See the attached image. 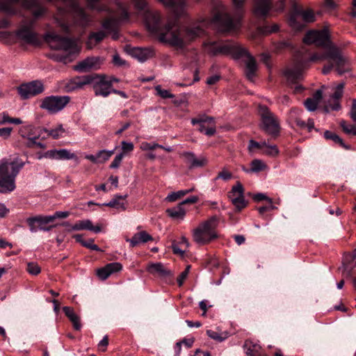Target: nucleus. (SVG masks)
<instances>
[{
  "mask_svg": "<svg viewBox=\"0 0 356 356\" xmlns=\"http://www.w3.org/2000/svg\"><path fill=\"white\" fill-rule=\"evenodd\" d=\"M145 17L148 30L156 34L161 42L179 49L184 48L195 39L202 35L207 25V22L204 19L189 26H179L175 19H169L163 24L158 12L148 11Z\"/></svg>",
  "mask_w": 356,
  "mask_h": 356,
  "instance_id": "nucleus-1",
  "label": "nucleus"
},
{
  "mask_svg": "<svg viewBox=\"0 0 356 356\" xmlns=\"http://www.w3.org/2000/svg\"><path fill=\"white\" fill-rule=\"evenodd\" d=\"M324 60H327L322 69L324 74H327L334 68L339 75H342L350 70L348 59L342 55L339 48L332 46L323 54H314L309 59L302 58L297 53L293 65L287 68L284 74L289 83H295L302 78V72L307 67L309 62Z\"/></svg>",
  "mask_w": 356,
  "mask_h": 356,
  "instance_id": "nucleus-2",
  "label": "nucleus"
},
{
  "mask_svg": "<svg viewBox=\"0 0 356 356\" xmlns=\"http://www.w3.org/2000/svg\"><path fill=\"white\" fill-rule=\"evenodd\" d=\"M203 46L211 56L222 54L231 55L234 59L243 58L246 66V76L250 81L253 79L257 69V63L254 58L245 47L232 42L219 43L216 41L205 42Z\"/></svg>",
  "mask_w": 356,
  "mask_h": 356,
  "instance_id": "nucleus-3",
  "label": "nucleus"
},
{
  "mask_svg": "<svg viewBox=\"0 0 356 356\" xmlns=\"http://www.w3.org/2000/svg\"><path fill=\"white\" fill-rule=\"evenodd\" d=\"M232 1L234 6L233 17L227 13L224 8L219 9L213 14L212 23L220 32L235 31L241 26L245 0Z\"/></svg>",
  "mask_w": 356,
  "mask_h": 356,
  "instance_id": "nucleus-4",
  "label": "nucleus"
},
{
  "mask_svg": "<svg viewBox=\"0 0 356 356\" xmlns=\"http://www.w3.org/2000/svg\"><path fill=\"white\" fill-rule=\"evenodd\" d=\"M44 40L49 44L51 49L64 50L68 51V55L56 54L54 58L58 62L66 63L69 61L70 55L77 54L79 49L74 40L67 37H63L54 32H48L44 36Z\"/></svg>",
  "mask_w": 356,
  "mask_h": 356,
  "instance_id": "nucleus-5",
  "label": "nucleus"
},
{
  "mask_svg": "<svg viewBox=\"0 0 356 356\" xmlns=\"http://www.w3.org/2000/svg\"><path fill=\"white\" fill-rule=\"evenodd\" d=\"M218 222L219 219L216 216L201 222L193 231L194 241L199 245H205L217 238L218 236L216 229Z\"/></svg>",
  "mask_w": 356,
  "mask_h": 356,
  "instance_id": "nucleus-6",
  "label": "nucleus"
},
{
  "mask_svg": "<svg viewBox=\"0 0 356 356\" xmlns=\"http://www.w3.org/2000/svg\"><path fill=\"white\" fill-rule=\"evenodd\" d=\"M258 113L260 118V129L272 139H276L280 136L281 129L278 118L265 105H259Z\"/></svg>",
  "mask_w": 356,
  "mask_h": 356,
  "instance_id": "nucleus-7",
  "label": "nucleus"
},
{
  "mask_svg": "<svg viewBox=\"0 0 356 356\" xmlns=\"http://www.w3.org/2000/svg\"><path fill=\"white\" fill-rule=\"evenodd\" d=\"M315 15L311 9H303L296 3H293L289 13L288 22L295 31L302 30L307 24L315 21Z\"/></svg>",
  "mask_w": 356,
  "mask_h": 356,
  "instance_id": "nucleus-8",
  "label": "nucleus"
},
{
  "mask_svg": "<svg viewBox=\"0 0 356 356\" xmlns=\"http://www.w3.org/2000/svg\"><path fill=\"white\" fill-rule=\"evenodd\" d=\"M69 96H49L41 100L40 108L49 113H56L63 110L70 102Z\"/></svg>",
  "mask_w": 356,
  "mask_h": 356,
  "instance_id": "nucleus-9",
  "label": "nucleus"
},
{
  "mask_svg": "<svg viewBox=\"0 0 356 356\" xmlns=\"http://www.w3.org/2000/svg\"><path fill=\"white\" fill-rule=\"evenodd\" d=\"M24 165V161L20 159L10 161L3 159L0 160V178H15Z\"/></svg>",
  "mask_w": 356,
  "mask_h": 356,
  "instance_id": "nucleus-10",
  "label": "nucleus"
},
{
  "mask_svg": "<svg viewBox=\"0 0 356 356\" xmlns=\"http://www.w3.org/2000/svg\"><path fill=\"white\" fill-rule=\"evenodd\" d=\"M35 21L31 20L22 24L16 31L17 36L24 42L31 44H39L40 41L36 33L32 31Z\"/></svg>",
  "mask_w": 356,
  "mask_h": 356,
  "instance_id": "nucleus-11",
  "label": "nucleus"
},
{
  "mask_svg": "<svg viewBox=\"0 0 356 356\" xmlns=\"http://www.w3.org/2000/svg\"><path fill=\"white\" fill-rule=\"evenodd\" d=\"M329 40L327 30H312L308 31L303 38L306 44H314L318 47H325Z\"/></svg>",
  "mask_w": 356,
  "mask_h": 356,
  "instance_id": "nucleus-12",
  "label": "nucleus"
},
{
  "mask_svg": "<svg viewBox=\"0 0 356 356\" xmlns=\"http://www.w3.org/2000/svg\"><path fill=\"white\" fill-rule=\"evenodd\" d=\"M44 86L40 81H33L23 83L18 88V92L22 99H29L44 91Z\"/></svg>",
  "mask_w": 356,
  "mask_h": 356,
  "instance_id": "nucleus-13",
  "label": "nucleus"
},
{
  "mask_svg": "<svg viewBox=\"0 0 356 356\" xmlns=\"http://www.w3.org/2000/svg\"><path fill=\"white\" fill-rule=\"evenodd\" d=\"M97 81L93 86L95 95L106 97L111 93L112 81L108 79L105 76H97L93 77Z\"/></svg>",
  "mask_w": 356,
  "mask_h": 356,
  "instance_id": "nucleus-14",
  "label": "nucleus"
},
{
  "mask_svg": "<svg viewBox=\"0 0 356 356\" xmlns=\"http://www.w3.org/2000/svg\"><path fill=\"white\" fill-rule=\"evenodd\" d=\"M147 270L151 274L157 275L166 282H170L174 276V273L160 262L149 264Z\"/></svg>",
  "mask_w": 356,
  "mask_h": 356,
  "instance_id": "nucleus-15",
  "label": "nucleus"
},
{
  "mask_svg": "<svg viewBox=\"0 0 356 356\" xmlns=\"http://www.w3.org/2000/svg\"><path fill=\"white\" fill-rule=\"evenodd\" d=\"M101 65L99 57H88L82 61L78 63L74 67V70L80 72H86L92 70H97Z\"/></svg>",
  "mask_w": 356,
  "mask_h": 356,
  "instance_id": "nucleus-16",
  "label": "nucleus"
},
{
  "mask_svg": "<svg viewBox=\"0 0 356 356\" xmlns=\"http://www.w3.org/2000/svg\"><path fill=\"white\" fill-rule=\"evenodd\" d=\"M93 80V76L89 75L76 76L65 84V88L67 92H72L92 83Z\"/></svg>",
  "mask_w": 356,
  "mask_h": 356,
  "instance_id": "nucleus-17",
  "label": "nucleus"
},
{
  "mask_svg": "<svg viewBox=\"0 0 356 356\" xmlns=\"http://www.w3.org/2000/svg\"><path fill=\"white\" fill-rule=\"evenodd\" d=\"M272 8L271 0H254L253 12L256 17L265 19Z\"/></svg>",
  "mask_w": 356,
  "mask_h": 356,
  "instance_id": "nucleus-18",
  "label": "nucleus"
},
{
  "mask_svg": "<svg viewBox=\"0 0 356 356\" xmlns=\"http://www.w3.org/2000/svg\"><path fill=\"white\" fill-rule=\"evenodd\" d=\"M46 158L57 160H70L76 157L74 153L65 149H51L44 154Z\"/></svg>",
  "mask_w": 356,
  "mask_h": 356,
  "instance_id": "nucleus-19",
  "label": "nucleus"
},
{
  "mask_svg": "<svg viewBox=\"0 0 356 356\" xmlns=\"http://www.w3.org/2000/svg\"><path fill=\"white\" fill-rule=\"evenodd\" d=\"M122 266L118 262L110 263L106 265L104 268H99L97 271V275L99 279L105 280L112 273L121 270Z\"/></svg>",
  "mask_w": 356,
  "mask_h": 356,
  "instance_id": "nucleus-20",
  "label": "nucleus"
},
{
  "mask_svg": "<svg viewBox=\"0 0 356 356\" xmlns=\"http://www.w3.org/2000/svg\"><path fill=\"white\" fill-rule=\"evenodd\" d=\"M79 230H90L96 234L101 232V227L99 225L94 226L90 220H83L77 221L67 232L79 231Z\"/></svg>",
  "mask_w": 356,
  "mask_h": 356,
  "instance_id": "nucleus-21",
  "label": "nucleus"
},
{
  "mask_svg": "<svg viewBox=\"0 0 356 356\" xmlns=\"http://www.w3.org/2000/svg\"><path fill=\"white\" fill-rule=\"evenodd\" d=\"M186 163L192 168H199L205 165L207 163V159L204 156H196L192 152H186L183 154Z\"/></svg>",
  "mask_w": 356,
  "mask_h": 356,
  "instance_id": "nucleus-22",
  "label": "nucleus"
},
{
  "mask_svg": "<svg viewBox=\"0 0 356 356\" xmlns=\"http://www.w3.org/2000/svg\"><path fill=\"white\" fill-rule=\"evenodd\" d=\"M152 240V236L145 231L137 232L131 238L126 239V241L129 243L131 248L136 247L141 243H145Z\"/></svg>",
  "mask_w": 356,
  "mask_h": 356,
  "instance_id": "nucleus-23",
  "label": "nucleus"
},
{
  "mask_svg": "<svg viewBox=\"0 0 356 356\" xmlns=\"http://www.w3.org/2000/svg\"><path fill=\"white\" fill-rule=\"evenodd\" d=\"M130 54L140 62H144L153 56V51L150 49L136 47L131 49Z\"/></svg>",
  "mask_w": 356,
  "mask_h": 356,
  "instance_id": "nucleus-24",
  "label": "nucleus"
},
{
  "mask_svg": "<svg viewBox=\"0 0 356 356\" xmlns=\"http://www.w3.org/2000/svg\"><path fill=\"white\" fill-rule=\"evenodd\" d=\"M63 311L66 316L72 323L74 329L79 330L81 328L79 317L74 313L73 309L70 307H63Z\"/></svg>",
  "mask_w": 356,
  "mask_h": 356,
  "instance_id": "nucleus-25",
  "label": "nucleus"
},
{
  "mask_svg": "<svg viewBox=\"0 0 356 356\" xmlns=\"http://www.w3.org/2000/svg\"><path fill=\"white\" fill-rule=\"evenodd\" d=\"M101 25L108 34V32L119 29V19L115 17H108L102 22Z\"/></svg>",
  "mask_w": 356,
  "mask_h": 356,
  "instance_id": "nucleus-26",
  "label": "nucleus"
},
{
  "mask_svg": "<svg viewBox=\"0 0 356 356\" xmlns=\"http://www.w3.org/2000/svg\"><path fill=\"white\" fill-rule=\"evenodd\" d=\"M183 206L179 203L177 206L166 210L167 214L173 219H183L186 214Z\"/></svg>",
  "mask_w": 356,
  "mask_h": 356,
  "instance_id": "nucleus-27",
  "label": "nucleus"
},
{
  "mask_svg": "<svg viewBox=\"0 0 356 356\" xmlns=\"http://www.w3.org/2000/svg\"><path fill=\"white\" fill-rule=\"evenodd\" d=\"M42 129L45 130L42 131V135H44L46 138L49 136L52 137L54 139L59 138L63 136L65 131L62 124L58 125L55 129H47L46 128H43Z\"/></svg>",
  "mask_w": 356,
  "mask_h": 356,
  "instance_id": "nucleus-28",
  "label": "nucleus"
},
{
  "mask_svg": "<svg viewBox=\"0 0 356 356\" xmlns=\"http://www.w3.org/2000/svg\"><path fill=\"white\" fill-rule=\"evenodd\" d=\"M39 129L42 128H36L32 124H28L21 127L19 132L22 138H31L32 136L38 135V131Z\"/></svg>",
  "mask_w": 356,
  "mask_h": 356,
  "instance_id": "nucleus-29",
  "label": "nucleus"
},
{
  "mask_svg": "<svg viewBox=\"0 0 356 356\" xmlns=\"http://www.w3.org/2000/svg\"><path fill=\"white\" fill-rule=\"evenodd\" d=\"M244 347L246 348V354L248 356H260L261 346L252 341H246Z\"/></svg>",
  "mask_w": 356,
  "mask_h": 356,
  "instance_id": "nucleus-30",
  "label": "nucleus"
},
{
  "mask_svg": "<svg viewBox=\"0 0 356 356\" xmlns=\"http://www.w3.org/2000/svg\"><path fill=\"white\" fill-rule=\"evenodd\" d=\"M15 188V179H0V193H10L13 191Z\"/></svg>",
  "mask_w": 356,
  "mask_h": 356,
  "instance_id": "nucleus-31",
  "label": "nucleus"
},
{
  "mask_svg": "<svg viewBox=\"0 0 356 356\" xmlns=\"http://www.w3.org/2000/svg\"><path fill=\"white\" fill-rule=\"evenodd\" d=\"M107 35L108 33L102 30L97 32H91L88 35V43L94 42L95 44H98L101 42Z\"/></svg>",
  "mask_w": 356,
  "mask_h": 356,
  "instance_id": "nucleus-32",
  "label": "nucleus"
},
{
  "mask_svg": "<svg viewBox=\"0 0 356 356\" xmlns=\"http://www.w3.org/2000/svg\"><path fill=\"white\" fill-rule=\"evenodd\" d=\"M342 266H351V268L356 267V250L353 253H347L343 256Z\"/></svg>",
  "mask_w": 356,
  "mask_h": 356,
  "instance_id": "nucleus-33",
  "label": "nucleus"
},
{
  "mask_svg": "<svg viewBox=\"0 0 356 356\" xmlns=\"http://www.w3.org/2000/svg\"><path fill=\"white\" fill-rule=\"evenodd\" d=\"M324 137L327 140H331L335 143L339 144L341 147H344L346 149H349V146L346 145L343 143V140L334 132L325 131L324 133Z\"/></svg>",
  "mask_w": 356,
  "mask_h": 356,
  "instance_id": "nucleus-34",
  "label": "nucleus"
},
{
  "mask_svg": "<svg viewBox=\"0 0 356 356\" xmlns=\"http://www.w3.org/2000/svg\"><path fill=\"white\" fill-rule=\"evenodd\" d=\"M229 198L231 199L232 204L236 207V209L238 211H241L247 206V202L245 201L243 195L231 196Z\"/></svg>",
  "mask_w": 356,
  "mask_h": 356,
  "instance_id": "nucleus-35",
  "label": "nucleus"
},
{
  "mask_svg": "<svg viewBox=\"0 0 356 356\" xmlns=\"http://www.w3.org/2000/svg\"><path fill=\"white\" fill-rule=\"evenodd\" d=\"M122 198L123 197L121 195L115 196L110 202H108L107 203H104L102 205L106 206V207H109L111 208H116V209L121 208L122 210H125L124 204L122 202H121Z\"/></svg>",
  "mask_w": 356,
  "mask_h": 356,
  "instance_id": "nucleus-36",
  "label": "nucleus"
},
{
  "mask_svg": "<svg viewBox=\"0 0 356 356\" xmlns=\"http://www.w3.org/2000/svg\"><path fill=\"white\" fill-rule=\"evenodd\" d=\"M261 153L263 154L270 156H276L279 154V149L277 145H268L266 142V145H264Z\"/></svg>",
  "mask_w": 356,
  "mask_h": 356,
  "instance_id": "nucleus-37",
  "label": "nucleus"
},
{
  "mask_svg": "<svg viewBox=\"0 0 356 356\" xmlns=\"http://www.w3.org/2000/svg\"><path fill=\"white\" fill-rule=\"evenodd\" d=\"M42 131H45L44 129H38V135L32 136L31 138H26L27 141L26 143V146L27 147H33L35 146L36 140L38 139L44 140L46 139V136L42 135Z\"/></svg>",
  "mask_w": 356,
  "mask_h": 356,
  "instance_id": "nucleus-38",
  "label": "nucleus"
},
{
  "mask_svg": "<svg viewBox=\"0 0 356 356\" xmlns=\"http://www.w3.org/2000/svg\"><path fill=\"white\" fill-rule=\"evenodd\" d=\"M191 191H192V189L181 190V191H177V192H172L171 193L168 195L165 200L168 202L176 201Z\"/></svg>",
  "mask_w": 356,
  "mask_h": 356,
  "instance_id": "nucleus-39",
  "label": "nucleus"
},
{
  "mask_svg": "<svg viewBox=\"0 0 356 356\" xmlns=\"http://www.w3.org/2000/svg\"><path fill=\"white\" fill-rule=\"evenodd\" d=\"M267 168L266 163L261 160L254 159L250 163V171L259 172Z\"/></svg>",
  "mask_w": 356,
  "mask_h": 356,
  "instance_id": "nucleus-40",
  "label": "nucleus"
},
{
  "mask_svg": "<svg viewBox=\"0 0 356 356\" xmlns=\"http://www.w3.org/2000/svg\"><path fill=\"white\" fill-rule=\"evenodd\" d=\"M114 154V150L103 149L97 152L98 163H102L108 160Z\"/></svg>",
  "mask_w": 356,
  "mask_h": 356,
  "instance_id": "nucleus-41",
  "label": "nucleus"
},
{
  "mask_svg": "<svg viewBox=\"0 0 356 356\" xmlns=\"http://www.w3.org/2000/svg\"><path fill=\"white\" fill-rule=\"evenodd\" d=\"M191 123L193 125H195L197 124H213L214 123V118L212 117L207 116V115H200L197 118H193L191 120Z\"/></svg>",
  "mask_w": 356,
  "mask_h": 356,
  "instance_id": "nucleus-42",
  "label": "nucleus"
},
{
  "mask_svg": "<svg viewBox=\"0 0 356 356\" xmlns=\"http://www.w3.org/2000/svg\"><path fill=\"white\" fill-rule=\"evenodd\" d=\"M248 195L250 196L252 198V200L257 202H259L264 200L266 201L267 202H271V198H270L265 193H248Z\"/></svg>",
  "mask_w": 356,
  "mask_h": 356,
  "instance_id": "nucleus-43",
  "label": "nucleus"
},
{
  "mask_svg": "<svg viewBox=\"0 0 356 356\" xmlns=\"http://www.w3.org/2000/svg\"><path fill=\"white\" fill-rule=\"evenodd\" d=\"M340 126L346 134L356 136V127L354 125H348L345 120H341Z\"/></svg>",
  "mask_w": 356,
  "mask_h": 356,
  "instance_id": "nucleus-44",
  "label": "nucleus"
},
{
  "mask_svg": "<svg viewBox=\"0 0 356 356\" xmlns=\"http://www.w3.org/2000/svg\"><path fill=\"white\" fill-rule=\"evenodd\" d=\"M207 334L210 338L219 342L223 341L227 337L226 334L225 335H222L221 334L211 330H208L207 331Z\"/></svg>",
  "mask_w": 356,
  "mask_h": 356,
  "instance_id": "nucleus-45",
  "label": "nucleus"
},
{
  "mask_svg": "<svg viewBox=\"0 0 356 356\" xmlns=\"http://www.w3.org/2000/svg\"><path fill=\"white\" fill-rule=\"evenodd\" d=\"M165 6L170 7H182L186 3V0H159Z\"/></svg>",
  "mask_w": 356,
  "mask_h": 356,
  "instance_id": "nucleus-46",
  "label": "nucleus"
},
{
  "mask_svg": "<svg viewBox=\"0 0 356 356\" xmlns=\"http://www.w3.org/2000/svg\"><path fill=\"white\" fill-rule=\"evenodd\" d=\"M39 225H43L51 222L54 220L53 215L51 216H35Z\"/></svg>",
  "mask_w": 356,
  "mask_h": 356,
  "instance_id": "nucleus-47",
  "label": "nucleus"
},
{
  "mask_svg": "<svg viewBox=\"0 0 356 356\" xmlns=\"http://www.w3.org/2000/svg\"><path fill=\"white\" fill-rule=\"evenodd\" d=\"M239 195H243V187L241 183L238 182L233 186L232 190L230 192L229 197Z\"/></svg>",
  "mask_w": 356,
  "mask_h": 356,
  "instance_id": "nucleus-48",
  "label": "nucleus"
},
{
  "mask_svg": "<svg viewBox=\"0 0 356 356\" xmlns=\"http://www.w3.org/2000/svg\"><path fill=\"white\" fill-rule=\"evenodd\" d=\"M344 88V83H340L335 88L334 93L332 95V98L335 100H339L343 95V90Z\"/></svg>",
  "mask_w": 356,
  "mask_h": 356,
  "instance_id": "nucleus-49",
  "label": "nucleus"
},
{
  "mask_svg": "<svg viewBox=\"0 0 356 356\" xmlns=\"http://www.w3.org/2000/svg\"><path fill=\"white\" fill-rule=\"evenodd\" d=\"M155 90L157 95L163 99L172 98L174 95L171 94L168 90L162 89L161 86H156Z\"/></svg>",
  "mask_w": 356,
  "mask_h": 356,
  "instance_id": "nucleus-50",
  "label": "nucleus"
},
{
  "mask_svg": "<svg viewBox=\"0 0 356 356\" xmlns=\"http://www.w3.org/2000/svg\"><path fill=\"white\" fill-rule=\"evenodd\" d=\"M264 145H266V141L259 143L254 140H250L249 141L248 149L250 151H253L254 149H257L261 152Z\"/></svg>",
  "mask_w": 356,
  "mask_h": 356,
  "instance_id": "nucleus-51",
  "label": "nucleus"
},
{
  "mask_svg": "<svg viewBox=\"0 0 356 356\" xmlns=\"http://www.w3.org/2000/svg\"><path fill=\"white\" fill-rule=\"evenodd\" d=\"M258 30L262 34H268L276 32L278 30V26L276 24H274L272 27H270L269 26H259Z\"/></svg>",
  "mask_w": 356,
  "mask_h": 356,
  "instance_id": "nucleus-52",
  "label": "nucleus"
},
{
  "mask_svg": "<svg viewBox=\"0 0 356 356\" xmlns=\"http://www.w3.org/2000/svg\"><path fill=\"white\" fill-rule=\"evenodd\" d=\"M40 266L33 262H30L27 265V271L33 275H37L40 273Z\"/></svg>",
  "mask_w": 356,
  "mask_h": 356,
  "instance_id": "nucleus-53",
  "label": "nucleus"
},
{
  "mask_svg": "<svg viewBox=\"0 0 356 356\" xmlns=\"http://www.w3.org/2000/svg\"><path fill=\"white\" fill-rule=\"evenodd\" d=\"M191 268V266H187L185 270L179 275V276L177 277V283L179 286H182L184 280L188 277V275L189 273Z\"/></svg>",
  "mask_w": 356,
  "mask_h": 356,
  "instance_id": "nucleus-54",
  "label": "nucleus"
},
{
  "mask_svg": "<svg viewBox=\"0 0 356 356\" xmlns=\"http://www.w3.org/2000/svg\"><path fill=\"white\" fill-rule=\"evenodd\" d=\"M122 152L124 153V156L133 151L134 149V144L131 142H126L124 140L122 141Z\"/></svg>",
  "mask_w": 356,
  "mask_h": 356,
  "instance_id": "nucleus-55",
  "label": "nucleus"
},
{
  "mask_svg": "<svg viewBox=\"0 0 356 356\" xmlns=\"http://www.w3.org/2000/svg\"><path fill=\"white\" fill-rule=\"evenodd\" d=\"M124 158V153H120L116 155L110 165L111 168H117L120 165V163Z\"/></svg>",
  "mask_w": 356,
  "mask_h": 356,
  "instance_id": "nucleus-56",
  "label": "nucleus"
},
{
  "mask_svg": "<svg viewBox=\"0 0 356 356\" xmlns=\"http://www.w3.org/2000/svg\"><path fill=\"white\" fill-rule=\"evenodd\" d=\"M268 204L266 206L260 207L258 208V211L260 215H263L266 211H273L277 209V207L273 204V200L271 199V202H268Z\"/></svg>",
  "mask_w": 356,
  "mask_h": 356,
  "instance_id": "nucleus-57",
  "label": "nucleus"
},
{
  "mask_svg": "<svg viewBox=\"0 0 356 356\" xmlns=\"http://www.w3.org/2000/svg\"><path fill=\"white\" fill-rule=\"evenodd\" d=\"M304 104L307 109L309 111H314L316 109L318 105V103H316L314 99H312L310 98H307L305 101Z\"/></svg>",
  "mask_w": 356,
  "mask_h": 356,
  "instance_id": "nucleus-58",
  "label": "nucleus"
},
{
  "mask_svg": "<svg viewBox=\"0 0 356 356\" xmlns=\"http://www.w3.org/2000/svg\"><path fill=\"white\" fill-rule=\"evenodd\" d=\"M353 269L354 268H351V266H341L339 268V270L341 271L342 276L345 278H350L352 277V271Z\"/></svg>",
  "mask_w": 356,
  "mask_h": 356,
  "instance_id": "nucleus-59",
  "label": "nucleus"
},
{
  "mask_svg": "<svg viewBox=\"0 0 356 356\" xmlns=\"http://www.w3.org/2000/svg\"><path fill=\"white\" fill-rule=\"evenodd\" d=\"M93 242V239H89L88 241H86V242L83 243V246L92 250L100 251L101 250L98 247V245L94 244Z\"/></svg>",
  "mask_w": 356,
  "mask_h": 356,
  "instance_id": "nucleus-60",
  "label": "nucleus"
},
{
  "mask_svg": "<svg viewBox=\"0 0 356 356\" xmlns=\"http://www.w3.org/2000/svg\"><path fill=\"white\" fill-rule=\"evenodd\" d=\"M26 221H27V223H28V225L29 226L30 231L31 232H33H33H36L38 229L35 227V223H38V220H37L35 216V217L29 218Z\"/></svg>",
  "mask_w": 356,
  "mask_h": 356,
  "instance_id": "nucleus-61",
  "label": "nucleus"
},
{
  "mask_svg": "<svg viewBox=\"0 0 356 356\" xmlns=\"http://www.w3.org/2000/svg\"><path fill=\"white\" fill-rule=\"evenodd\" d=\"M156 147L159 148H163V146L159 145L157 143H144L142 144V148L144 150H153L156 149Z\"/></svg>",
  "mask_w": 356,
  "mask_h": 356,
  "instance_id": "nucleus-62",
  "label": "nucleus"
},
{
  "mask_svg": "<svg viewBox=\"0 0 356 356\" xmlns=\"http://www.w3.org/2000/svg\"><path fill=\"white\" fill-rule=\"evenodd\" d=\"M13 129L11 127H5L0 129V136L3 138H8L11 134Z\"/></svg>",
  "mask_w": 356,
  "mask_h": 356,
  "instance_id": "nucleus-63",
  "label": "nucleus"
},
{
  "mask_svg": "<svg viewBox=\"0 0 356 356\" xmlns=\"http://www.w3.org/2000/svg\"><path fill=\"white\" fill-rule=\"evenodd\" d=\"M350 117L354 122H356V99H353V101L350 111Z\"/></svg>",
  "mask_w": 356,
  "mask_h": 356,
  "instance_id": "nucleus-64",
  "label": "nucleus"
}]
</instances>
